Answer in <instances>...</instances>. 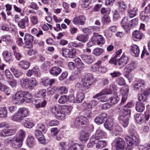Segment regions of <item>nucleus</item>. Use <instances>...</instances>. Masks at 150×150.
Masks as SVG:
<instances>
[{"mask_svg":"<svg viewBox=\"0 0 150 150\" xmlns=\"http://www.w3.org/2000/svg\"><path fill=\"white\" fill-rule=\"evenodd\" d=\"M131 111L129 109L123 108L120 112V115L118 117L120 122L124 127H127L129 123V115Z\"/></svg>","mask_w":150,"mask_h":150,"instance_id":"f257e3e1","label":"nucleus"},{"mask_svg":"<svg viewBox=\"0 0 150 150\" xmlns=\"http://www.w3.org/2000/svg\"><path fill=\"white\" fill-rule=\"evenodd\" d=\"M128 60V57L123 54L120 58L116 60L114 58H112L110 60L109 62L121 68L124 67L127 64Z\"/></svg>","mask_w":150,"mask_h":150,"instance_id":"f03ea898","label":"nucleus"},{"mask_svg":"<svg viewBox=\"0 0 150 150\" xmlns=\"http://www.w3.org/2000/svg\"><path fill=\"white\" fill-rule=\"evenodd\" d=\"M81 81L83 85L86 88H88L93 83V76L91 74H87L85 75Z\"/></svg>","mask_w":150,"mask_h":150,"instance_id":"7ed1b4c3","label":"nucleus"},{"mask_svg":"<svg viewBox=\"0 0 150 150\" xmlns=\"http://www.w3.org/2000/svg\"><path fill=\"white\" fill-rule=\"evenodd\" d=\"M87 119L83 116H80L77 117L75 120L74 124L76 127L80 128L83 125H86Z\"/></svg>","mask_w":150,"mask_h":150,"instance_id":"20e7f679","label":"nucleus"},{"mask_svg":"<svg viewBox=\"0 0 150 150\" xmlns=\"http://www.w3.org/2000/svg\"><path fill=\"white\" fill-rule=\"evenodd\" d=\"M34 40L33 37L31 35L26 34L24 36V47L26 48H30L32 46L31 43Z\"/></svg>","mask_w":150,"mask_h":150,"instance_id":"39448f33","label":"nucleus"},{"mask_svg":"<svg viewBox=\"0 0 150 150\" xmlns=\"http://www.w3.org/2000/svg\"><path fill=\"white\" fill-rule=\"evenodd\" d=\"M126 140L129 146L137 145L139 144V141L134 135H130L126 136Z\"/></svg>","mask_w":150,"mask_h":150,"instance_id":"423d86ee","label":"nucleus"},{"mask_svg":"<svg viewBox=\"0 0 150 150\" xmlns=\"http://www.w3.org/2000/svg\"><path fill=\"white\" fill-rule=\"evenodd\" d=\"M25 93V92L22 91H18L12 96V98L13 99L18 102L22 103L24 102V94Z\"/></svg>","mask_w":150,"mask_h":150,"instance_id":"0eeeda50","label":"nucleus"},{"mask_svg":"<svg viewBox=\"0 0 150 150\" xmlns=\"http://www.w3.org/2000/svg\"><path fill=\"white\" fill-rule=\"evenodd\" d=\"M35 107L37 108L40 107H44L47 103L46 100H44V98L35 99L33 101Z\"/></svg>","mask_w":150,"mask_h":150,"instance_id":"6e6552de","label":"nucleus"},{"mask_svg":"<svg viewBox=\"0 0 150 150\" xmlns=\"http://www.w3.org/2000/svg\"><path fill=\"white\" fill-rule=\"evenodd\" d=\"M81 58L84 63L88 64L92 63L95 60L94 58L91 56L86 54L81 55Z\"/></svg>","mask_w":150,"mask_h":150,"instance_id":"1a4fd4ad","label":"nucleus"},{"mask_svg":"<svg viewBox=\"0 0 150 150\" xmlns=\"http://www.w3.org/2000/svg\"><path fill=\"white\" fill-rule=\"evenodd\" d=\"M86 20L85 17L83 15H81L78 17L74 18L73 20L74 24L76 25H84L85 24Z\"/></svg>","mask_w":150,"mask_h":150,"instance_id":"9d476101","label":"nucleus"},{"mask_svg":"<svg viewBox=\"0 0 150 150\" xmlns=\"http://www.w3.org/2000/svg\"><path fill=\"white\" fill-rule=\"evenodd\" d=\"M16 133L13 129H3L0 133V136L2 137H6L14 134Z\"/></svg>","mask_w":150,"mask_h":150,"instance_id":"9b49d317","label":"nucleus"},{"mask_svg":"<svg viewBox=\"0 0 150 150\" xmlns=\"http://www.w3.org/2000/svg\"><path fill=\"white\" fill-rule=\"evenodd\" d=\"M120 92L122 95L121 105L124 104L127 99L129 89L125 87L121 88L120 89Z\"/></svg>","mask_w":150,"mask_h":150,"instance_id":"f8f14e48","label":"nucleus"},{"mask_svg":"<svg viewBox=\"0 0 150 150\" xmlns=\"http://www.w3.org/2000/svg\"><path fill=\"white\" fill-rule=\"evenodd\" d=\"M115 146L117 148L120 149H123L125 145V141L122 138L117 137L115 139Z\"/></svg>","mask_w":150,"mask_h":150,"instance_id":"ddd939ff","label":"nucleus"},{"mask_svg":"<svg viewBox=\"0 0 150 150\" xmlns=\"http://www.w3.org/2000/svg\"><path fill=\"white\" fill-rule=\"evenodd\" d=\"M23 142V141L14 137L13 138L11 146L14 148H19L22 146Z\"/></svg>","mask_w":150,"mask_h":150,"instance_id":"4468645a","label":"nucleus"},{"mask_svg":"<svg viewBox=\"0 0 150 150\" xmlns=\"http://www.w3.org/2000/svg\"><path fill=\"white\" fill-rule=\"evenodd\" d=\"M93 34L94 35L93 36V39L95 41L96 44L99 45L104 43L105 41L102 36L99 35H96V33L94 32Z\"/></svg>","mask_w":150,"mask_h":150,"instance_id":"2eb2a0df","label":"nucleus"},{"mask_svg":"<svg viewBox=\"0 0 150 150\" xmlns=\"http://www.w3.org/2000/svg\"><path fill=\"white\" fill-rule=\"evenodd\" d=\"M29 23V19L27 16H25L24 18L20 20L18 23V26L22 29H25L26 25Z\"/></svg>","mask_w":150,"mask_h":150,"instance_id":"dca6fc26","label":"nucleus"},{"mask_svg":"<svg viewBox=\"0 0 150 150\" xmlns=\"http://www.w3.org/2000/svg\"><path fill=\"white\" fill-rule=\"evenodd\" d=\"M145 84L144 81L141 80L134 84V87L136 90L142 91L144 89Z\"/></svg>","mask_w":150,"mask_h":150,"instance_id":"f3484780","label":"nucleus"},{"mask_svg":"<svg viewBox=\"0 0 150 150\" xmlns=\"http://www.w3.org/2000/svg\"><path fill=\"white\" fill-rule=\"evenodd\" d=\"M62 71V69L59 67H52L50 70V74L54 76H57Z\"/></svg>","mask_w":150,"mask_h":150,"instance_id":"a211bd4d","label":"nucleus"},{"mask_svg":"<svg viewBox=\"0 0 150 150\" xmlns=\"http://www.w3.org/2000/svg\"><path fill=\"white\" fill-rule=\"evenodd\" d=\"M150 92L149 91H145L142 94H139L138 96L139 102H143L147 100V97L149 95Z\"/></svg>","mask_w":150,"mask_h":150,"instance_id":"6ab92c4d","label":"nucleus"},{"mask_svg":"<svg viewBox=\"0 0 150 150\" xmlns=\"http://www.w3.org/2000/svg\"><path fill=\"white\" fill-rule=\"evenodd\" d=\"M107 117V115L105 113H102L95 118V122L97 124H101L103 123L104 121V119Z\"/></svg>","mask_w":150,"mask_h":150,"instance_id":"aec40b11","label":"nucleus"},{"mask_svg":"<svg viewBox=\"0 0 150 150\" xmlns=\"http://www.w3.org/2000/svg\"><path fill=\"white\" fill-rule=\"evenodd\" d=\"M58 110L56 115V117L59 120H64L65 118V114L62 107L60 106L59 109Z\"/></svg>","mask_w":150,"mask_h":150,"instance_id":"412c9836","label":"nucleus"},{"mask_svg":"<svg viewBox=\"0 0 150 150\" xmlns=\"http://www.w3.org/2000/svg\"><path fill=\"white\" fill-rule=\"evenodd\" d=\"M11 70L13 73L14 76L17 78H20L23 74V72L22 70L16 69L14 67L11 68Z\"/></svg>","mask_w":150,"mask_h":150,"instance_id":"4be33fe9","label":"nucleus"},{"mask_svg":"<svg viewBox=\"0 0 150 150\" xmlns=\"http://www.w3.org/2000/svg\"><path fill=\"white\" fill-rule=\"evenodd\" d=\"M130 50L132 53L134 54L135 57H137L139 55L140 50L138 46L137 45H132L131 46Z\"/></svg>","mask_w":150,"mask_h":150,"instance_id":"5701e85b","label":"nucleus"},{"mask_svg":"<svg viewBox=\"0 0 150 150\" xmlns=\"http://www.w3.org/2000/svg\"><path fill=\"white\" fill-rule=\"evenodd\" d=\"M29 78L27 77L23 78L20 79V84L23 88H28Z\"/></svg>","mask_w":150,"mask_h":150,"instance_id":"b1692460","label":"nucleus"},{"mask_svg":"<svg viewBox=\"0 0 150 150\" xmlns=\"http://www.w3.org/2000/svg\"><path fill=\"white\" fill-rule=\"evenodd\" d=\"M33 74L35 76H39V75L38 73V69L33 68L32 69L27 71L26 73V76L28 77H30Z\"/></svg>","mask_w":150,"mask_h":150,"instance_id":"393cba45","label":"nucleus"},{"mask_svg":"<svg viewBox=\"0 0 150 150\" xmlns=\"http://www.w3.org/2000/svg\"><path fill=\"white\" fill-rule=\"evenodd\" d=\"M35 144V139L34 137L30 135L27 139V144L29 147H33Z\"/></svg>","mask_w":150,"mask_h":150,"instance_id":"a878e982","label":"nucleus"},{"mask_svg":"<svg viewBox=\"0 0 150 150\" xmlns=\"http://www.w3.org/2000/svg\"><path fill=\"white\" fill-rule=\"evenodd\" d=\"M2 55L4 59L7 62H10L12 61V56L10 52L6 51H4L2 53Z\"/></svg>","mask_w":150,"mask_h":150,"instance_id":"bb28decb","label":"nucleus"},{"mask_svg":"<svg viewBox=\"0 0 150 150\" xmlns=\"http://www.w3.org/2000/svg\"><path fill=\"white\" fill-rule=\"evenodd\" d=\"M83 148L82 145L77 143H73L70 145L68 150H82Z\"/></svg>","mask_w":150,"mask_h":150,"instance_id":"cd10ccee","label":"nucleus"},{"mask_svg":"<svg viewBox=\"0 0 150 150\" xmlns=\"http://www.w3.org/2000/svg\"><path fill=\"white\" fill-rule=\"evenodd\" d=\"M113 125V120L111 118H108L104 123L105 127L110 130L111 129Z\"/></svg>","mask_w":150,"mask_h":150,"instance_id":"c85d7f7f","label":"nucleus"},{"mask_svg":"<svg viewBox=\"0 0 150 150\" xmlns=\"http://www.w3.org/2000/svg\"><path fill=\"white\" fill-rule=\"evenodd\" d=\"M42 83L44 86H47L48 85H51L55 82V79H50L45 78L42 79Z\"/></svg>","mask_w":150,"mask_h":150,"instance_id":"c756f323","label":"nucleus"},{"mask_svg":"<svg viewBox=\"0 0 150 150\" xmlns=\"http://www.w3.org/2000/svg\"><path fill=\"white\" fill-rule=\"evenodd\" d=\"M128 19L127 17H125L123 18L121 21V26L125 29H129V23H128Z\"/></svg>","mask_w":150,"mask_h":150,"instance_id":"7c9ffc66","label":"nucleus"},{"mask_svg":"<svg viewBox=\"0 0 150 150\" xmlns=\"http://www.w3.org/2000/svg\"><path fill=\"white\" fill-rule=\"evenodd\" d=\"M74 62L76 66H78V68H79L80 70L83 69L84 67V64L82 62L81 59L79 58H77L74 59Z\"/></svg>","mask_w":150,"mask_h":150,"instance_id":"2f4dec72","label":"nucleus"},{"mask_svg":"<svg viewBox=\"0 0 150 150\" xmlns=\"http://www.w3.org/2000/svg\"><path fill=\"white\" fill-rule=\"evenodd\" d=\"M17 112L19 114L22 116L23 118L28 115V112L25 108H19Z\"/></svg>","mask_w":150,"mask_h":150,"instance_id":"473e14b6","label":"nucleus"},{"mask_svg":"<svg viewBox=\"0 0 150 150\" xmlns=\"http://www.w3.org/2000/svg\"><path fill=\"white\" fill-rule=\"evenodd\" d=\"M17 112L19 114L22 116L23 118L28 115V112L25 108H19Z\"/></svg>","mask_w":150,"mask_h":150,"instance_id":"72a5a7b5","label":"nucleus"},{"mask_svg":"<svg viewBox=\"0 0 150 150\" xmlns=\"http://www.w3.org/2000/svg\"><path fill=\"white\" fill-rule=\"evenodd\" d=\"M93 98H96L99 100V101L102 102H104L108 100V98L105 95H102L98 93L93 96Z\"/></svg>","mask_w":150,"mask_h":150,"instance_id":"f704fd0d","label":"nucleus"},{"mask_svg":"<svg viewBox=\"0 0 150 150\" xmlns=\"http://www.w3.org/2000/svg\"><path fill=\"white\" fill-rule=\"evenodd\" d=\"M107 142L105 140H100L96 143V147L97 149H102L106 146Z\"/></svg>","mask_w":150,"mask_h":150,"instance_id":"c9c22d12","label":"nucleus"},{"mask_svg":"<svg viewBox=\"0 0 150 150\" xmlns=\"http://www.w3.org/2000/svg\"><path fill=\"white\" fill-rule=\"evenodd\" d=\"M136 109L137 111L142 112L145 109V106L141 102H137L136 104Z\"/></svg>","mask_w":150,"mask_h":150,"instance_id":"e433bc0d","label":"nucleus"},{"mask_svg":"<svg viewBox=\"0 0 150 150\" xmlns=\"http://www.w3.org/2000/svg\"><path fill=\"white\" fill-rule=\"evenodd\" d=\"M11 119L13 121L20 122L22 120L23 118L22 117V116L17 112L16 113L12 116Z\"/></svg>","mask_w":150,"mask_h":150,"instance_id":"4c0bfd02","label":"nucleus"},{"mask_svg":"<svg viewBox=\"0 0 150 150\" xmlns=\"http://www.w3.org/2000/svg\"><path fill=\"white\" fill-rule=\"evenodd\" d=\"M25 131L22 130H19L17 133L16 135L14 137L23 141L25 137Z\"/></svg>","mask_w":150,"mask_h":150,"instance_id":"58836bf2","label":"nucleus"},{"mask_svg":"<svg viewBox=\"0 0 150 150\" xmlns=\"http://www.w3.org/2000/svg\"><path fill=\"white\" fill-rule=\"evenodd\" d=\"M28 84V88L32 89L36 86L37 84V82L34 78H32L31 79H29Z\"/></svg>","mask_w":150,"mask_h":150,"instance_id":"ea45409f","label":"nucleus"},{"mask_svg":"<svg viewBox=\"0 0 150 150\" xmlns=\"http://www.w3.org/2000/svg\"><path fill=\"white\" fill-rule=\"evenodd\" d=\"M105 137V134L103 131L100 129H97L96 131L94 138L95 140L100 138H102Z\"/></svg>","mask_w":150,"mask_h":150,"instance_id":"a19ab883","label":"nucleus"},{"mask_svg":"<svg viewBox=\"0 0 150 150\" xmlns=\"http://www.w3.org/2000/svg\"><path fill=\"white\" fill-rule=\"evenodd\" d=\"M23 123L24 126L28 128H31L34 126L33 123L27 118L25 119Z\"/></svg>","mask_w":150,"mask_h":150,"instance_id":"79ce46f5","label":"nucleus"},{"mask_svg":"<svg viewBox=\"0 0 150 150\" xmlns=\"http://www.w3.org/2000/svg\"><path fill=\"white\" fill-rule=\"evenodd\" d=\"M137 8L135 7L132 9L128 10L127 11L128 15L130 18L133 17L137 15Z\"/></svg>","mask_w":150,"mask_h":150,"instance_id":"37998d69","label":"nucleus"},{"mask_svg":"<svg viewBox=\"0 0 150 150\" xmlns=\"http://www.w3.org/2000/svg\"><path fill=\"white\" fill-rule=\"evenodd\" d=\"M135 68V64L134 62L131 63L126 66L125 69L127 73H129Z\"/></svg>","mask_w":150,"mask_h":150,"instance_id":"c03bdc74","label":"nucleus"},{"mask_svg":"<svg viewBox=\"0 0 150 150\" xmlns=\"http://www.w3.org/2000/svg\"><path fill=\"white\" fill-rule=\"evenodd\" d=\"M119 100V98L117 96H115L110 97L108 100L111 105H113L117 103Z\"/></svg>","mask_w":150,"mask_h":150,"instance_id":"a18cd8bd","label":"nucleus"},{"mask_svg":"<svg viewBox=\"0 0 150 150\" xmlns=\"http://www.w3.org/2000/svg\"><path fill=\"white\" fill-rule=\"evenodd\" d=\"M18 65L24 69H27L29 67L30 64L28 62L23 60L20 61L18 63Z\"/></svg>","mask_w":150,"mask_h":150,"instance_id":"49530a36","label":"nucleus"},{"mask_svg":"<svg viewBox=\"0 0 150 150\" xmlns=\"http://www.w3.org/2000/svg\"><path fill=\"white\" fill-rule=\"evenodd\" d=\"M88 38L86 35H80L77 36L76 39L78 40L85 42L88 40Z\"/></svg>","mask_w":150,"mask_h":150,"instance_id":"de8ad7c7","label":"nucleus"},{"mask_svg":"<svg viewBox=\"0 0 150 150\" xmlns=\"http://www.w3.org/2000/svg\"><path fill=\"white\" fill-rule=\"evenodd\" d=\"M103 49L97 47L93 50L92 53L95 56H98L103 53Z\"/></svg>","mask_w":150,"mask_h":150,"instance_id":"09e8293b","label":"nucleus"},{"mask_svg":"<svg viewBox=\"0 0 150 150\" xmlns=\"http://www.w3.org/2000/svg\"><path fill=\"white\" fill-rule=\"evenodd\" d=\"M143 36V34L138 30L134 31L132 33V37L134 39H141Z\"/></svg>","mask_w":150,"mask_h":150,"instance_id":"8fccbe9b","label":"nucleus"},{"mask_svg":"<svg viewBox=\"0 0 150 150\" xmlns=\"http://www.w3.org/2000/svg\"><path fill=\"white\" fill-rule=\"evenodd\" d=\"M84 95L82 92L78 93L76 98V100L77 103H81L84 98Z\"/></svg>","mask_w":150,"mask_h":150,"instance_id":"3c124183","label":"nucleus"},{"mask_svg":"<svg viewBox=\"0 0 150 150\" xmlns=\"http://www.w3.org/2000/svg\"><path fill=\"white\" fill-rule=\"evenodd\" d=\"M146 11H142L140 14V19L142 21H146L149 19L148 16L146 13Z\"/></svg>","mask_w":150,"mask_h":150,"instance_id":"603ef678","label":"nucleus"},{"mask_svg":"<svg viewBox=\"0 0 150 150\" xmlns=\"http://www.w3.org/2000/svg\"><path fill=\"white\" fill-rule=\"evenodd\" d=\"M7 111L6 107L0 108V117L3 118L7 117Z\"/></svg>","mask_w":150,"mask_h":150,"instance_id":"864d4df0","label":"nucleus"},{"mask_svg":"<svg viewBox=\"0 0 150 150\" xmlns=\"http://www.w3.org/2000/svg\"><path fill=\"white\" fill-rule=\"evenodd\" d=\"M98 103V102L96 99L93 100L91 101L87 104V107L88 108H91L94 107Z\"/></svg>","mask_w":150,"mask_h":150,"instance_id":"5fc2aeb1","label":"nucleus"},{"mask_svg":"<svg viewBox=\"0 0 150 150\" xmlns=\"http://www.w3.org/2000/svg\"><path fill=\"white\" fill-rule=\"evenodd\" d=\"M1 39V40L5 41L7 43H10L12 42L11 38L9 35H5L2 36Z\"/></svg>","mask_w":150,"mask_h":150,"instance_id":"6e6d98bb","label":"nucleus"},{"mask_svg":"<svg viewBox=\"0 0 150 150\" xmlns=\"http://www.w3.org/2000/svg\"><path fill=\"white\" fill-rule=\"evenodd\" d=\"M102 22L104 24L106 25L110 22L109 16L108 15H104L102 18Z\"/></svg>","mask_w":150,"mask_h":150,"instance_id":"4d7b16f0","label":"nucleus"},{"mask_svg":"<svg viewBox=\"0 0 150 150\" xmlns=\"http://www.w3.org/2000/svg\"><path fill=\"white\" fill-rule=\"evenodd\" d=\"M59 106H57L56 105L52 106L50 108V111L53 114L55 115L60 108Z\"/></svg>","mask_w":150,"mask_h":150,"instance_id":"13d9d810","label":"nucleus"},{"mask_svg":"<svg viewBox=\"0 0 150 150\" xmlns=\"http://www.w3.org/2000/svg\"><path fill=\"white\" fill-rule=\"evenodd\" d=\"M62 107L65 114H69L72 109V107L71 106L67 105Z\"/></svg>","mask_w":150,"mask_h":150,"instance_id":"bf43d9fd","label":"nucleus"},{"mask_svg":"<svg viewBox=\"0 0 150 150\" xmlns=\"http://www.w3.org/2000/svg\"><path fill=\"white\" fill-rule=\"evenodd\" d=\"M89 138V134L88 133L83 132L82 133L80 137V139L81 141H86Z\"/></svg>","mask_w":150,"mask_h":150,"instance_id":"052dcab7","label":"nucleus"},{"mask_svg":"<svg viewBox=\"0 0 150 150\" xmlns=\"http://www.w3.org/2000/svg\"><path fill=\"white\" fill-rule=\"evenodd\" d=\"M76 54V50L74 49H70L68 58L73 59L75 57Z\"/></svg>","mask_w":150,"mask_h":150,"instance_id":"680f3d73","label":"nucleus"},{"mask_svg":"<svg viewBox=\"0 0 150 150\" xmlns=\"http://www.w3.org/2000/svg\"><path fill=\"white\" fill-rule=\"evenodd\" d=\"M32 33L34 35H35L36 36L38 37L40 35L43 34V33L42 30H39L38 31L37 29L35 28H33L31 30Z\"/></svg>","mask_w":150,"mask_h":150,"instance_id":"e2e57ef3","label":"nucleus"},{"mask_svg":"<svg viewBox=\"0 0 150 150\" xmlns=\"http://www.w3.org/2000/svg\"><path fill=\"white\" fill-rule=\"evenodd\" d=\"M136 121L139 123L141 124L143 122H144L142 119V115L139 114H137L135 115L134 116Z\"/></svg>","mask_w":150,"mask_h":150,"instance_id":"0e129e2a","label":"nucleus"},{"mask_svg":"<svg viewBox=\"0 0 150 150\" xmlns=\"http://www.w3.org/2000/svg\"><path fill=\"white\" fill-rule=\"evenodd\" d=\"M68 100V98L66 96H61L59 99L58 102L60 104H64Z\"/></svg>","mask_w":150,"mask_h":150,"instance_id":"69168bd1","label":"nucleus"},{"mask_svg":"<svg viewBox=\"0 0 150 150\" xmlns=\"http://www.w3.org/2000/svg\"><path fill=\"white\" fill-rule=\"evenodd\" d=\"M142 115L144 122L146 120L147 121L150 116V112L149 111H146L144 113L142 114Z\"/></svg>","mask_w":150,"mask_h":150,"instance_id":"338daca9","label":"nucleus"},{"mask_svg":"<svg viewBox=\"0 0 150 150\" xmlns=\"http://www.w3.org/2000/svg\"><path fill=\"white\" fill-rule=\"evenodd\" d=\"M138 23V19L134 18L129 22V28L131 27H133L137 24Z\"/></svg>","mask_w":150,"mask_h":150,"instance_id":"774afa93","label":"nucleus"}]
</instances>
